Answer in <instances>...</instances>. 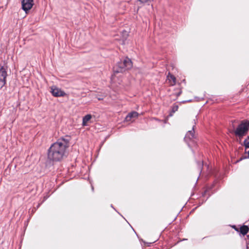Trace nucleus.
Returning <instances> with one entry per match:
<instances>
[{
    "label": "nucleus",
    "mask_w": 249,
    "mask_h": 249,
    "mask_svg": "<svg viewBox=\"0 0 249 249\" xmlns=\"http://www.w3.org/2000/svg\"><path fill=\"white\" fill-rule=\"evenodd\" d=\"M138 1H139L140 2H141V3H146L148 1H149L150 0H138Z\"/></svg>",
    "instance_id": "obj_14"
},
{
    "label": "nucleus",
    "mask_w": 249,
    "mask_h": 249,
    "mask_svg": "<svg viewBox=\"0 0 249 249\" xmlns=\"http://www.w3.org/2000/svg\"><path fill=\"white\" fill-rule=\"evenodd\" d=\"M50 91L55 97H63L66 95V93L64 91L55 86L52 87Z\"/></svg>",
    "instance_id": "obj_5"
},
{
    "label": "nucleus",
    "mask_w": 249,
    "mask_h": 249,
    "mask_svg": "<svg viewBox=\"0 0 249 249\" xmlns=\"http://www.w3.org/2000/svg\"><path fill=\"white\" fill-rule=\"evenodd\" d=\"M249 128V121L243 122L238 125L235 131L236 136L242 137L248 132Z\"/></svg>",
    "instance_id": "obj_3"
},
{
    "label": "nucleus",
    "mask_w": 249,
    "mask_h": 249,
    "mask_svg": "<svg viewBox=\"0 0 249 249\" xmlns=\"http://www.w3.org/2000/svg\"><path fill=\"white\" fill-rule=\"evenodd\" d=\"M244 144L246 148H249V137L245 140ZM248 158H249V151L248 152Z\"/></svg>",
    "instance_id": "obj_12"
},
{
    "label": "nucleus",
    "mask_w": 249,
    "mask_h": 249,
    "mask_svg": "<svg viewBox=\"0 0 249 249\" xmlns=\"http://www.w3.org/2000/svg\"><path fill=\"white\" fill-rule=\"evenodd\" d=\"M7 75L6 69L4 67H1L0 68V89L4 86Z\"/></svg>",
    "instance_id": "obj_4"
},
{
    "label": "nucleus",
    "mask_w": 249,
    "mask_h": 249,
    "mask_svg": "<svg viewBox=\"0 0 249 249\" xmlns=\"http://www.w3.org/2000/svg\"><path fill=\"white\" fill-rule=\"evenodd\" d=\"M178 109V106L177 105H175L173 107L172 111L173 112H175L176 111H177Z\"/></svg>",
    "instance_id": "obj_13"
},
{
    "label": "nucleus",
    "mask_w": 249,
    "mask_h": 249,
    "mask_svg": "<svg viewBox=\"0 0 249 249\" xmlns=\"http://www.w3.org/2000/svg\"><path fill=\"white\" fill-rule=\"evenodd\" d=\"M249 230V228L247 226H243L240 228V232L244 235L248 233Z\"/></svg>",
    "instance_id": "obj_11"
},
{
    "label": "nucleus",
    "mask_w": 249,
    "mask_h": 249,
    "mask_svg": "<svg viewBox=\"0 0 249 249\" xmlns=\"http://www.w3.org/2000/svg\"><path fill=\"white\" fill-rule=\"evenodd\" d=\"M91 119V115L90 114H88L84 116L83 118L82 125L83 126H87Z\"/></svg>",
    "instance_id": "obj_8"
},
{
    "label": "nucleus",
    "mask_w": 249,
    "mask_h": 249,
    "mask_svg": "<svg viewBox=\"0 0 249 249\" xmlns=\"http://www.w3.org/2000/svg\"><path fill=\"white\" fill-rule=\"evenodd\" d=\"M138 113L136 111L130 112L125 117V121L132 122L136 118L138 117Z\"/></svg>",
    "instance_id": "obj_7"
},
{
    "label": "nucleus",
    "mask_w": 249,
    "mask_h": 249,
    "mask_svg": "<svg viewBox=\"0 0 249 249\" xmlns=\"http://www.w3.org/2000/svg\"><path fill=\"white\" fill-rule=\"evenodd\" d=\"M132 67L131 60L128 58H125L123 61L118 62L113 68L114 75L112 76L111 80H115V74L120 72H123L125 71L130 69Z\"/></svg>",
    "instance_id": "obj_2"
},
{
    "label": "nucleus",
    "mask_w": 249,
    "mask_h": 249,
    "mask_svg": "<svg viewBox=\"0 0 249 249\" xmlns=\"http://www.w3.org/2000/svg\"><path fill=\"white\" fill-rule=\"evenodd\" d=\"M34 4L33 0H22V9L27 13L30 10Z\"/></svg>",
    "instance_id": "obj_6"
},
{
    "label": "nucleus",
    "mask_w": 249,
    "mask_h": 249,
    "mask_svg": "<svg viewBox=\"0 0 249 249\" xmlns=\"http://www.w3.org/2000/svg\"><path fill=\"white\" fill-rule=\"evenodd\" d=\"M69 141L65 139L59 140L53 143L48 150V159L53 161H59L66 155Z\"/></svg>",
    "instance_id": "obj_1"
},
{
    "label": "nucleus",
    "mask_w": 249,
    "mask_h": 249,
    "mask_svg": "<svg viewBox=\"0 0 249 249\" xmlns=\"http://www.w3.org/2000/svg\"><path fill=\"white\" fill-rule=\"evenodd\" d=\"M194 137V133L192 131H189L185 138H184V140L187 142V140L188 139H189V140H191L192 139H193Z\"/></svg>",
    "instance_id": "obj_10"
},
{
    "label": "nucleus",
    "mask_w": 249,
    "mask_h": 249,
    "mask_svg": "<svg viewBox=\"0 0 249 249\" xmlns=\"http://www.w3.org/2000/svg\"><path fill=\"white\" fill-rule=\"evenodd\" d=\"M97 98H98V100H101L103 99V97H98Z\"/></svg>",
    "instance_id": "obj_15"
},
{
    "label": "nucleus",
    "mask_w": 249,
    "mask_h": 249,
    "mask_svg": "<svg viewBox=\"0 0 249 249\" xmlns=\"http://www.w3.org/2000/svg\"><path fill=\"white\" fill-rule=\"evenodd\" d=\"M167 79L171 85H174L176 84V78L175 77L171 74L170 73L167 76Z\"/></svg>",
    "instance_id": "obj_9"
}]
</instances>
